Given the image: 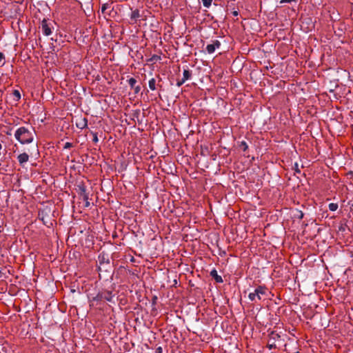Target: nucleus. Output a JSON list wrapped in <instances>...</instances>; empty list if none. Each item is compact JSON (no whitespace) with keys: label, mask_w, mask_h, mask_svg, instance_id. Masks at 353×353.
I'll return each instance as SVG.
<instances>
[{"label":"nucleus","mask_w":353,"mask_h":353,"mask_svg":"<svg viewBox=\"0 0 353 353\" xmlns=\"http://www.w3.org/2000/svg\"><path fill=\"white\" fill-rule=\"evenodd\" d=\"M14 137L21 144H28L33 141L34 132L26 127H20L16 130Z\"/></svg>","instance_id":"f257e3e1"},{"label":"nucleus","mask_w":353,"mask_h":353,"mask_svg":"<svg viewBox=\"0 0 353 353\" xmlns=\"http://www.w3.org/2000/svg\"><path fill=\"white\" fill-rule=\"evenodd\" d=\"M268 288L265 285L257 286L253 292H250L248 298L251 301L257 303L258 301L265 299L268 296Z\"/></svg>","instance_id":"f03ea898"},{"label":"nucleus","mask_w":353,"mask_h":353,"mask_svg":"<svg viewBox=\"0 0 353 353\" xmlns=\"http://www.w3.org/2000/svg\"><path fill=\"white\" fill-rule=\"evenodd\" d=\"M56 23L54 21L43 19L41 21V26L42 32L45 36H50L52 33V30L54 29Z\"/></svg>","instance_id":"7ed1b4c3"},{"label":"nucleus","mask_w":353,"mask_h":353,"mask_svg":"<svg viewBox=\"0 0 353 353\" xmlns=\"http://www.w3.org/2000/svg\"><path fill=\"white\" fill-rule=\"evenodd\" d=\"M113 297L114 295L112 294V291L103 290L99 292L96 296L93 297L92 301L98 302L105 300L108 302H112Z\"/></svg>","instance_id":"20e7f679"},{"label":"nucleus","mask_w":353,"mask_h":353,"mask_svg":"<svg viewBox=\"0 0 353 353\" xmlns=\"http://www.w3.org/2000/svg\"><path fill=\"white\" fill-rule=\"evenodd\" d=\"M269 338L270 339L267 345V347H268L270 350L276 348V345L275 344V341L280 338V335L277 333H275L274 332H272L269 335Z\"/></svg>","instance_id":"39448f33"},{"label":"nucleus","mask_w":353,"mask_h":353,"mask_svg":"<svg viewBox=\"0 0 353 353\" xmlns=\"http://www.w3.org/2000/svg\"><path fill=\"white\" fill-rule=\"evenodd\" d=\"M220 46H221L220 41L218 40H215L213 41V43L208 44L206 46V51L209 54H212L213 52H214L216 48H219Z\"/></svg>","instance_id":"423d86ee"},{"label":"nucleus","mask_w":353,"mask_h":353,"mask_svg":"<svg viewBox=\"0 0 353 353\" xmlns=\"http://www.w3.org/2000/svg\"><path fill=\"white\" fill-rule=\"evenodd\" d=\"M17 159H18V161H19V164L21 166H23V164L28 161V160H29V155L27 153L23 152V153L20 154L19 155H18Z\"/></svg>","instance_id":"0eeeda50"},{"label":"nucleus","mask_w":353,"mask_h":353,"mask_svg":"<svg viewBox=\"0 0 353 353\" xmlns=\"http://www.w3.org/2000/svg\"><path fill=\"white\" fill-rule=\"evenodd\" d=\"M210 276L214 279L216 283H223L222 277L218 274L217 271L215 269H213L210 273Z\"/></svg>","instance_id":"6e6552de"},{"label":"nucleus","mask_w":353,"mask_h":353,"mask_svg":"<svg viewBox=\"0 0 353 353\" xmlns=\"http://www.w3.org/2000/svg\"><path fill=\"white\" fill-rule=\"evenodd\" d=\"M76 125L79 129H83L88 125V120L86 118H83L80 119L78 122H77Z\"/></svg>","instance_id":"1a4fd4ad"},{"label":"nucleus","mask_w":353,"mask_h":353,"mask_svg":"<svg viewBox=\"0 0 353 353\" xmlns=\"http://www.w3.org/2000/svg\"><path fill=\"white\" fill-rule=\"evenodd\" d=\"M139 17H141V14L139 13V10L136 9L132 12L130 15L131 20H133L134 21V22H136L137 19H139Z\"/></svg>","instance_id":"9d476101"},{"label":"nucleus","mask_w":353,"mask_h":353,"mask_svg":"<svg viewBox=\"0 0 353 353\" xmlns=\"http://www.w3.org/2000/svg\"><path fill=\"white\" fill-rule=\"evenodd\" d=\"M78 192L80 196L88 194L86 192L85 186L83 184H81L78 185Z\"/></svg>","instance_id":"9b49d317"},{"label":"nucleus","mask_w":353,"mask_h":353,"mask_svg":"<svg viewBox=\"0 0 353 353\" xmlns=\"http://www.w3.org/2000/svg\"><path fill=\"white\" fill-rule=\"evenodd\" d=\"M191 76H192L191 71H190L189 70H184L182 79H183V81H186L187 80L190 79Z\"/></svg>","instance_id":"f8f14e48"},{"label":"nucleus","mask_w":353,"mask_h":353,"mask_svg":"<svg viewBox=\"0 0 353 353\" xmlns=\"http://www.w3.org/2000/svg\"><path fill=\"white\" fill-rule=\"evenodd\" d=\"M149 88L152 90H155L157 89L156 88V80L155 79L152 78L149 81Z\"/></svg>","instance_id":"ddd939ff"},{"label":"nucleus","mask_w":353,"mask_h":353,"mask_svg":"<svg viewBox=\"0 0 353 353\" xmlns=\"http://www.w3.org/2000/svg\"><path fill=\"white\" fill-rule=\"evenodd\" d=\"M14 99L18 101L21 99V94L19 90H14L12 92Z\"/></svg>","instance_id":"4468645a"},{"label":"nucleus","mask_w":353,"mask_h":353,"mask_svg":"<svg viewBox=\"0 0 353 353\" xmlns=\"http://www.w3.org/2000/svg\"><path fill=\"white\" fill-rule=\"evenodd\" d=\"M128 84L130 86L132 89H133L135 86V84L137 83V80L134 78H130L128 79Z\"/></svg>","instance_id":"2eb2a0df"},{"label":"nucleus","mask_w":353,"mask_h":353,"mask_svg":"<svg viewBox=\"0 0 353 353\" xmlns=\"http://www.w3.org/2000/svg\"><path fill=\"white\" fill-rule=\"evenodd\" d=\"M213 0H201L203 5L205 8H210Z\"/></svg>","instance_id":"dca6fc26"},{"label":"nucleus","mask_w":353,"mask_h":353,"mask_svg":"<svg viewBox=\"0 0 353 353\" xmlns=\"http://www.w3.org/2000/svg\"><path fill=\"white\" fill-rule=\"evenodd\" d=\"M338 209V204L334 203H331L329 204V210L330 211H336Z\"/></svg>","instance_id":"f3484780"},{"label":"nucleus","mask_w":353,"mask_h":353,"mask_svg":"<svg viewBox=\"0 0 353 353\" xmlns=\"http://www.w3.org/2000/svg\"><path fill=\"white\" fill-rule=\"evenodd\" d=\"M239 146L244 152L248 149V145L245 141H241Z\"/></svg>","instance_id":"a211bd4d"},{"label":"nucleus","mask_w":353,"mask_h":353,"mask_svg":"<svg viewBox=\"0 0 353 353\" xmlns=\"http://www.w3.org/2000/svg\"><path fill=\"white\" fill-rule=\"evenodd\" d=\"M347 228H348V226L346 223H341L340 226L339 227V231L345 232Z\"/></svg>","instance_id":"6ab92c4d"},{"label":"nucleus","mask_w":353,"mask_h":353,"mask_svg":"<svg viewBox=\"0 0 353 353\" xmlns=\"http://www.w3.org/2000/svg\"><path fill=\"white\" fill-rule=\"evenodd\" d=\"M5 56L3 52H0V64L3 65L5 63Z\"/></svg>","instance_id":"aec40b11"},{"label":"nucleus","mask_w":353,"mask_h":353,"mask_svg":"<svg viewBox=\"0 0 353 353\" xmlns=\"http://www.w3.org/2000/svg\"><path fill=\"white\" fill-rule=\"evenodd\" d=\"M74 145L72 143L66 142L63 146L64 149H69L70 148H72Z\"/></svg>","instance_id":"412c9836"},{"label":"nucleus","mask_w":353,"mask_h":353,"mask_svg":"<svg viewBox=\"0 0 353 353\" xmlns=\"http://www.w3.org/2000/svg\"><path fill=\"white\" fill-rule=\"evenodd\" d=\"M92 134H93L92 141L96 143H97L99 141L97 134V133H92Z\"/></svg>","instance_id":"4be33fe9"},{"label":"nucleus","mask_w":353,"mask_h":353,"mask_svg":"<svg viewBox=\"0 0 353 353\" xmlns=\"http://www.w3.org/2000/svg\"><path fill=\"white\" fill-rule=\"evenodd\" d=\"M294 171L295 173H301V170L299 168V164L297 163H295L294 164Z\"/></svg>","instance_id":"5701e85b"},{"label":"nucleus","mask_w":353,"mask_h":353,"mask_svg":"<svg viewBox=\"0 0 353 353\" xmlns=\"http://www.w3.org/2000/svg\"><path fill=\"white\" fill-rule=\"evenodd\" d=\"M108 3H104L102 5V7H101V12L102 13H104L105 10L108 8Z\"/></svg>","instance_id":"b1692460"},{"label":"nucleus","mask_w":353,"mask_h":353,"mask_svg":"<svg viewBox=\"0 0 353 353\" xmlns=\"http://www.w3.org/2000/svg\"><path fill=\"white\" fill-rule=\"evenodd\" d=\"M185 82V81H183V79H182L181 80L178 81L176 82V86L181 87Z\"/></svg>","instance_id":"393cba45"},{"label":"nucleus","mask_w":353,"mask_h":353,"mask_svg":"<svg viewBox=\"0 0 353 353\" xmlns=\"http://www.w3.org/2000/svg\"><path fill=\"white\" fill-rule=\"evenodd\" d=\"M80 198H81L84 201H87L88 200H89L88 194L83 195V196H80Z\"/></svg>","instance_id":"a878e982"},{"label":"nucleus","mask_w":353,"mask_h":353,"mask_svg":"<svg viewBox=\"0 0 353 353\" xmlns=\"http://www.w3.org/2000/svg\"><path fill=\"white\" fill-rule=\"evenodd\" d=\"M297 0H281V3H291L292 1H296Z\"/></svg>","instance_id":"bb28decb"},{"label":"nucleus","mask_w":353,"mask_h":353,"mask_svg":"<svg viewBox=\"0 0 353 353\" xmlns=\"http://www.w3.org/2000/svg\"><path fill=\"white\" fill-rule=\"evenodd\" d=\"M133 89H134V92L136 93H138L140 91L141 88H140V86L138 85L137 87L134 86V88Z\"/></svg>","instance_id":"cd10ccee"},{"label":"nucleus","mask_w":353,"mask_h":353,"mask_svg":"<svg viewBox=\"0 0 353 353\" xmlns=\"http://www.w3.org/2000/svg\"><path fill=\"white\" fill-rule=\"evenodd\" d=\"M90 202H89V201H88V200L87 201H85V208L89 207V206H90Z\"/></svg>","instance_id":"c85d7f7f"},{"label":"nucleus","mask_w":353,"mask_h":353,"mask_svg":"<svg viewBox=\"0 0 353 353\" xmlns=\"http://www.w3.org/2000/svg\"><path fill=\"white\" fill-rule=\"evenodd\" d=\"M300 213H301V214H299V218H300V219H302V218H303V212H300Z\"/></svg>","instance_id":"c756f323"},{"label":"nucleus","mask_w":353,"mask_h":353,"mask_svg":"<svg viewBox=\"0 0 353 353\" xmlns=\"http://www.w3.org/2000/svg\"><path fill=\"white\" fill-rule=\"evenodd\" d=\"M233 15L237 16L238 15V12L237 11H234L233 12Z\"/></svg>","instance_id":"7c9ffc66"},{"label":"nucleus","mask_w":353,"mask_h":353,"mask_svg":"<svg viewBox=\"0 0 353 353\" xmlns=\"http://www.w3.org/2000/svg\"><path fill=\"white\" fill-rule=\"evenodd\" d=\"M158 350H159V352H161V347H159V348H158Z\"/></svg>","instance_id":"2f4dec72"},{"label":"nucleus","mask_w":353,"mask_h":353,"mask_svg":"<svg viewBox=\"0 0 353 353\" xmlns=\"http://www.w3.org/2000/svg\"><path fill=\"white\" fill-rule=\"evenodd\" d=\"M352 207L353 208V204L352 205Z\"/></svg>","instance_id":"473e14b6"}]
</instances>
